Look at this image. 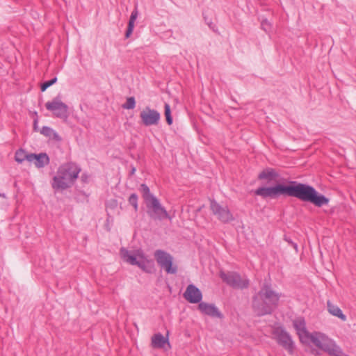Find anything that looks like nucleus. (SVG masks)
Instances as JSON below:
<instances>
[{
  "label": "nucleus",
  "mask_w": 356,
  "mask_h": 356,
  "mask_svg": "<svg viewBox=\"0 0 356 356\" xmlns=\"http://www.w3.org/2000/svg\"><path fill=\"white\" fill-rule=\"evenodd\" d=\"M254 194L264 199H277L281 195L294 197L318 207L327 205L330 202L329 198L318 193L312 186L296 181H290L288 185L277 184L273 186L259 187L254 191Z\"/></svg>",
  "instance_id": "obj_1"
},
{
  "label": "nucleus",
  "mask_w": 356,
  "mask_h": 356,
  "mask_svg": "<svg viewBox=\"0 0 356 356\" xmlns=\"http://www.w3.org/2000/svg\"><path fill=\"white\" fill-rule=\"evenodd\" d=\"M280 294L275 291L271 285L266 283L252 297V308L259 316L271 314L277 307Z\"/></svg>",
  "instance_id": "obj_2"
},
{
  "label": "nucleus",
  "mask_w": 356,
  "mask_h": 356,
  "mask_svg": "<svg viewBox=\"0 0 356 356\" xmlns=\"http://www.w3.org/2000/svg\"><path fill=\"white\" fill-rule=\"evenodd\" d=\"M81 169L76 163L69 162L60 165L54 177L51 186L54 190H65L71 187L78 178Z\"/></svg>",
  "instance_id": "obj_3"
},
{
  "label": "nucleus",
  "mask_w": 356,
  "mask_h": 356,
  "mask_svg": "<svg viewBox=\"0 0 356 356\" xmlns=\"http://www.w3.org/2000/svg\"><path fill=\"white\" fill-rule=\"evenodd\" d=\"M120 254L123 261L132 266H136L143 272L152 273L154 268L153 260L149 259L142 249L136 250L133 254L125 248H121Z\"/></svg>",
  "instance_id": "obj_4"
},
{
  "label": "nucleus",
  "mask_w": 356,
  "mask_h": 356,
  "mask_svg": "<svg viewBox=\"0 0 356 356\" xmlns=\"http://www.w3.org/2000/svg\"><path fill=\"white\" fill-rule=\"evenodd\" d=\"M154 258L158 265L168 274L175 275L177 273L178 267L173 264V257L166 251L156 250L154 253Z\"/></svg>",
  "instance_id": "obj_5"
},
{
  "label": "nucleus",
  "mask_w": 356,
  "mask_h": 356,
  "mask_svg": "<svg viewBox=\"0 0 356 356\" xmlns=\"http://www.w3.org/2000/svg\"><path fill=\"white\" fill-rule=\"evenodd\" d=\"M45 108L56 118L66 120L69 117V107L62 102L60 95L54 97L51 101L47 102L45 104Z\"/></svg>",
  "instance_id": "obj_6"
},
{
  "label": "nucleus",
  "mask_w": 356,
  "mask_h": 356,
  "mask_svg": "<svg viewBox=\"0 0 356 356\" xmlns=\"http://www.w3.org/2000/svg\"><path fill=\"white\" fill-rule=\"evenodd\" d=\"M220 277L224 282L235 289H247L250 284L248 279L242 278L241 276L236 272L225 273L221 271L220 273Z\"/></svg>",
  "instance_id": "obj_7"
},
{
  "label": "nucleus",
  "mask_w": 356,
  "mask_h": 356,
  "mask_svg": "<svg viewBox=\"0 0 356 356\" xmlns=\"http://www.w3.org/2000/svg\"><path fill=\"white\" fill-rule=\"evenodd\" d=\"M148 216L154 220H161L165 218L170 219L166 209L161 204L156 197H152L145 202Z\"/></svg>",
  "instance_id": "obj_8"
},
{
  "label": "nucleus",
  "mask_w": 356,
  "mask_h": 356,
  "mask_svg": "<svg viewBox=\"0 0 356 356\" xmlns=\"http://www.w3.org/2000/svg\"><path fill=\"white\" fill-rule=\"evenodd\" d=\"M210 209L212 213L223 223L234 220V217L229 208L222 207L214 200H210Z\"/></svg>",
  "instance_id": "obj_9"
},
{
  "label": "nucleus",
  "mask_w": 356,
  "mask_h": 356,
  "mask_svg": "<svg viewBox=\"0 0 356 356\" xmlns=\"http://www.w3.org/2000/svg\"><path fill=\"white\" fill-rule=\"evenodd\" d=\"M142 124L145 127L157 125L159 122L161 115L159 111L146 106L140 113Z\"/></svg>",
  "instance_id": "obj_10"
},
{
  "label": "nucleus",
  "mask_w": 356,
  "mask_h": 356,
  "mask_svg": "<svg viewBox=\"0 0 356 356\" xmlns=\"http://www.w3.org/2000/svg\"><path fill=\"white\" fill-rule=\"evenodd\" d=\"M312 343L317 348L323 351H326L330 346L334 342V340L328 337L326 334L321 332H314L309 335Z\"/></svg>",
  "instance_id": "obj_11"
},
{
  "label": "nucleus",
  "mask_w": 356,
  "mask_h": 356,
  "mask_svg": "<svg viewBox=\"0 0 356 356\" xmlns=\"http://www.w3.org/2000/svg\"><path fill=\"white\" fill-rule=\"evenodd\" d=\"M184 298L190 303H200L202 299L201 291L194 284H189L184 291Z\"/></svg>",
  "instance_id": "obj_12"
},
{
  "label": "nucleus",
  "mask_w": 356,
  "mask_h": 356,
  "mask_svg": "<svg viewBox=\"0 0 356 356\" xmlns=\"http://www.w3.org/2000/svg\"><path fill=\"white\" fill-rule=\"evenodd\" d=\"M277 343L282 346L289 353H292L294 348V344L290 334L284 330L277 331L276 334Z\"/></svg>",
  "instance_id": "obj_13"
},
{
  "label": "nucleus",
  "mask_w": 356,
  "mask_h": 356,
  "mask_svg": "<svg viewBox=\"0 0 356 356\" xmlns=\"http://www.w3.org/2000/svg\"><path fill=\"white\" fill-rule=\"evenodd\" d=\"M198 309L203 314L211 318H223V314L214 304L202 302L198 305Z\"/></svg>",
  "instance_id": "obj_14"
},
{
  "label": "nucleus",
  "mask_w": 356,
  "mask_h": 356,
  "mask_svg": "<svg viewBox=\"0 0 356 356\" xmlns=\"http://www.w3.org/2000/svg\"><path fill=\"white\" fill-rule=\"evenodd\" d=\"M280 175L275 169L267 168L259 172L257 178L259 180L266 181V184H270L277 181Z\"/></svg>",
  "instance_id": "obj_15"
},
{
  "label": "nucleus",
  "mask_w": 356,
  "mask_h": 356,
  "mask_svg": "<svg viewBox=\"0 0 356 356\" xmlns=\"http://www.w3.org/2000/svg\"><path fill=\"white\" fill-rule=\"evenodd\" d=\"M293 325L300 337L305 335L309 338L311 334L307 330L305 321L303 318L300 317L295 319L293 321Z\"/></svg>",
  "instance_id": "obj_16"
},
{
  "label": "nucleus",
  "mask_w": 356,
  "mask_h": 356,
  "mask_svg": "<svg viewBox=\"0 0 356 356\" xmlns=\"http://www.w3.org/2000/svg\"><path fill=\"white\" fill-rule=\"evenodd\" d=\"M327 308L331 315L338 317L342 321L347 320V317L343 314L342 310L337 305L332 304L330 300L327 302Z\"/></svg>",
  "instance_id": "obj_17"
},
{
  "label": "nucleus",
  "mask_w": 356,
  "mask_h": 356,
  "mask_svg": "<svg viewBox=\"0 0 356 356\" xmlns=\"http://www.w3.org/2000/svg\"><path fill=\"white\" fill-rule=\"evenodd\" d=\"M166 343H168V338L165 337L161 333H156L152 337V346L154 348H163Z\"/></svg>",
  "instance_id": "obj_18"
},
{
  "label": "nucleus",
  "mask_w": 356,
  "mask_h": 356,
  "mask_svg": "<svg viewBox=\"0 0 356 356\" xmlns=\"http://www.w3.org/2000/svg\"><path fill=\"white\" fill-rule=\"evenodd\" d=\"M40 134L49 138V139H53L58 142L62 140L61 137L56 131H54L52 128L47 126L42 127V128L40 130Z\"/></svg>",
  "instance_id": "obj_19"
},
{
  "label": "nucleus",
  "mask_w": 356,
  "mask_h": 356,
  "mask_svg": "<svg viewBox=\"0 0 356 356\" xmlns=\"http://www.w3.org/2000/svg\"><path fill=\"white\" fill-rule=\"evenodd\" d=\"M49 163V158L46 153H40L37 154L35 165L37 168H44L45 165Z\"/></svg>",
  "instance_id": "obj_20"
},
{
  "label": "nucleus",
  "mask_w": 356,
  "mask_h": 356,
  "mask_svg": "<svg viewBox=\"0 0 356 356\" xmlns=\"http://www.w3.org/2000/svg\"><path fill=\"white\" fill-rule=\"evenodd\" d=\"M330 356H348L343 353L339 346H338L335 341L330 346V348L325 351Z\"/></svg>",
  "instance_id": "obj_21"
},
{
  "label": "nucleus",
  "mask_w": 356,
  "mask_h": 356,
  "mask_svg": "<svg viewBox=\"0 0 356 356\" xmlns=\"http://www.w3.org/2000/svg\"><path fill=\"white\" fill-rule=\"evenodd\" d=\"M140 191L142 193V196L144 199L145 202L149 201L152 197H155L153 194L150 193L149 188L145 184H142L140 186Z\"/></svg>",
  "instance_id": "obj_22"
},
{
  "label": "nucleus",
  "mask_w": 356,
  "mask_h": 356,
  "mask_svg": "<svg viewBox=\"0 0 356 356\" xmlns=\"http://www.w3.org/2000/svg\"><path fill=\"white\" fill-rule=\"evenodd\" d=\"M164 114L165 116L166 122L168 125H171L172 124L173 120L171 115L170 106L168 103H165L164 105Z\"/></svg>",
  "instance_id": "obj_23"
},
{
  "label": "nucleus",
  "mask_w": 356,
  "mask_h": 356,
  "mask_svg": "<svg viewBox=\"0 0 356 356\" xmlns=\"http://www.w3.org/2000/svg\"><path fill=\"white\" fill-rule=\"evenodd\" d=\"M136 106V100L134 97H129L127 99V102L122 104V107L124 109H134Z\"/></svg>",
  "instance_id": "obj_24"
},
{
  "label": "nucleus",
  "mask_w": 356,
  "mask_h": 356,
  "mask_svg": "<svg viewBox=\"0 0 356 356\" xmlns=\"http://www.w3.org/2000/svg\"><path fill=\"white\" fill-rule=\"evenodd\" d=\"M26 155V152L22 149H19L15 152V159L17 163H22L25 160Z\"/></svg>",
  "instance_id": "obj_25"
},
{
  "label": "nucleus",
  "mask_w": 356,
  "mask_h": 356,
  "mask_svg": "<svg viewBox=\"0 0 356 356\" xmlns=\"http://www.w3.org/2000/svg\"><path fill=\"white\" fill-rule=\"evenodd\" d=\"M129 203L133 206L135 211H138V195L136 193H132L130 195L129 197Z\"/></svg>",
  "instance_id": "obj_26"
},
{
  "label": "nucleus",
  "mask_w": 356,
  "mask_h": 356,
  "mask_svg": "<svg viewBox=\"0 0 356 356\" xmlns=\"http://www.w3.org/2000/svg\"><path fill=\"white\" fill-rule=\"evenodd\" d=\"M56 81H57V77H56V76L54 78L51 79V80L44 81V83H42L41 84V87H40L41 91L42 92L45 91L49 87H50L51 86H52L53 84L56 83Z\"/></svg>",
  "instance_id": "obj_27"
},
{
  "label": "nucleus",
  "mask_w": 356,
  "mask_h": 356,
  "mask_svg": "<svg viewBox=\"0 0 356 356\" xmlns=\"http://www.w3.org/2000/svg\"><path fill=\"white\" fill-rule=\"evenodd\" d=\"M284 240L289 245H291L296 250V251H298V245L296 243L293 242L290 238L287 237L286 236H284Z\"/></svg>",
  "instance_id": "obj_28"
},
{
  "label": "nucleus",
  "mask_w": 356,
  "mask_h": 356,
  "mask_svg": "<svg viewBox=\"0 0 356 356\" xmlns=\"http://www.w3.org/2000/svg\"><path fill=\"white\" fill-rule=\"evenodd\" d=\"M138 13L137 8H135L130 16L129 21L135 22L137 17H138Z\"/></svg>",
  "instance_id": "obj_29"
},
{
  "label": "nucleus",
  "mask_w": 356,
  "mask_h": 356,
  "mask_svg": "<svg viewBox=\"0 0 356 356\" xmlns=\"http://www.w3.org/2000/svg\"><path fill=\"white\" fill-rule=\"evenodd\" d=\"M36 156V154H26L25 160H27L29 162H35Z\"/></svg>",
  "instance_id": "obj_30"
},
{
  "label": "nucleus",
  "mask_w": 356,
  "mask_h": 356,
  "mask_svg": "<svg viewBox=\"0 0 356 356\" xmlns=\"http://www.w3.org/2000/svg\"><path fill=\"white\" fill-rule=\"evenodd\" d=\"M134 29H127L126 33H125V38H129L131 33H133Z\"/></svg>",
  "instance_id": "obj_31"
},
{
  "label": "nucleus",
  "mask_w": 356,
  "mask_h": 356,
  "mask_svg": "<svg viewBox=\"0 0 356 356\" xmlns=\"http://www.w3.org/2000/svg\"><path fill=\"white\" fill-rule=\"evenodd\" d=\"M38 118L34 119V120H33V130L35 131H38Z\"/></svg>",
  "instance_id": "obj_32"
},
{
  "label": "nucleus",
  "mask_w": 356,
  "mask_h": 356,
  "mask_svg": "<svg viewBox=\"0 0 356 356\" xmlns=\"http://www.w3.org/2000/svg\"><path fill=\"white\" fill-rule=\"evenodd\" d=\"M81 178L83 182L86 183L88 181L89 177L86 174H83Z\"/></svg>",
  "instance_id": "obj_33"
},
{
  "label": "nucleus",
  "mask_w": 356,
  "mask_h": 356,
  "mask_svg": "<svg viewBox=\"0 0 356 356\" xmlns=\"http://www.w3.org/2000/svg\"><path fill=\"white\" fill-rule=\"evenodd\" d=\"M134 23H135V22H132V21H129V20L128 27L127 28L128 29H134Z\"/></svg>",
  "instance_id": "obj_34"
},
{
  "label": "nucleus",
  "mask_w": 356,
  "mask_h": 356,
  "mask_svg": "<svg viewBox=\"0 0 356 356\" xmlns=\"http://www.w3.org/2000/svg\"><path fill=\"white\" fill-rule=\"evenodd\" d=\"M136 170V168L134 166H132L131 170L130 171V175H134Z\"/></svg>",
  "instance_id": "obj_35"
},
{
  "label": "nucleus",
  "mask_w": 356,
  "mask_h": 356,
  "mask_svg": "<svg viewBox=\"0 0 356 356\" xmlns=\"http://www.w3.org/2000/svg\"><path fill=\"white\" fill-rule=\"evenodd\" d=\"M0 197L3 198H6V195L4 193H0Z\"/></svg>",
  "instance_id": "obj_36"
}]
</instances>
